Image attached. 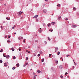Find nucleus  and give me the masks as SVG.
Segmentation results:
<instances>
[{"instance_id":"nucleus-24","label":"nucleus","mask_w":79,"mask_h":79,"mask_svg":"<svg viewBox=\"0 0 79 79\" xmlns=\"http://www.w3.org/2000/svg\"><path fill=\"white\" fill-rule=\"evenodd\" d=\"M3 56H4V57H6V56L5 55V54L3 53Z\"/></svg>"},{"instance_id":"nucleus-45","label":"nucleus","mask_w":79,"mask_h":79,"mask_svg":"<svg viewBox=\"0 0 79 79\" xmlns=\"http://www.w3.org/2000/svg\"><path fill=\"white\" fill-rule=\"evenodd\" d=\"M66 56H67V57H68V56H70L69 55H66Z\"/></svg>"},{"instance_id":"nucleus-56","label":"nucleus","mask_w":79,"mask_h":79,"mask_svg":"<svg viewBox=\"0 0 79 79\" xmlns=\"http://www.w3.org/2000/svg\"><path fill=\"white\" fill-rule=\"evenodd\" d=\"M28 50H26V52H28Z\"/></svg>"},{"instance_id":"nucleus-60","label":"nucleus","mask_w":79,"mask_h":79,"mask_svg":"<svg viewBox=\"0 0 79 79\" xmlns=\"http://www.w3.org/2000/svg\"><path fill=\"white\" fill-rule=\"evenodd\" d=\"M33 74H35V73H33Z\"/></svg>"},{"instance_id":"nucleus-6","label":"nucleus","mask_w":79,"mask_h":79,"mask_svg":"<svg viewBox=\"0 0 79 79\" xmlns=\"http://www.w3.org/2000/svg\"><path fill=\"white\" fill-rule=\"evenodd\" d=\"M6 58H10V55H7L6 56Z\"/></svg>"},{"instance_id":"nucleus-31","label":"nucleus","mask_w":79,"mask_h":79,"mask_svg":"<svg viewBox=\"0 0 79 79\" xmlns=\"http://www.w3.org/2000/svg\"><path fill=\"white\" fill-rule=\"evenodd\" d=\"M49 31H50V32H52L53 31V30H49Z\"/></svg>"},{"instance_id":"nucleus-62","label":"nucleus","mask_w":79,"mask_h":79,"mask_svg":"<svg viewBox=\"0 0 79 79\" xmlns=\"http://www.w3.org/2000/svg\"><path fill=\"white\" fill-rule=\"evenodd\" d=\"M62 61H63V59H62Z\"/></svg>"},{"instance_id":"nucleus-5","label":"nucleus","mask_w":79,"mask_h":79,"mask_svg":"<svg viewBox=\"0 0 79 79\" xmlns=\"http://www.w3.org/2000/svg\"><path fill=\"white\" fill-rule=\"evenodd\" d=\"M43 12L44 13H45L47 12V10L44 9L43 10Z\"/></svg>"},{"instance_id":"nucleus-15","label":"nucleus","mask_w":79,"mask_h":79,"mask_svg":"<svg viewBox=\"0 0 79 79\" xmlns=\"http://www.w3.org/2000/svg\"><path fill=\"white\" fill-rule=\"evenodd\" d=\"M48 40H49V41H50V40H51L50 38V37H48Z\"/></svg>"},{"instance_id":"nucleus-13","label":"nucleus","mask_w":79,"mask_h":79,"mask_svg":"<svg viewBox=\"0 0 79 79\" xmlns=\"http://www.w3.org/2000/svg\"><path fill=\"white\" fill-rule=\"evenodd\" d=\"M15 69H16V67H14L12 68V69H13V70Z\"/></svg>"},{"instance_id":"nucleus-9","label":"nucleus","mask_w":79,"mask_h":79,"mask_svg":"<svg viewBox=\"0 0 79 79\" xmlns=\"http://www.w3.org/2000/svg\"><path fill=\"white\" fill-rule=\"evenodd\" d=\"M37 17H38V15H36L33 17V18H37Z\"/></svg>"},{"instance_id":"nucleus-34","label":"nucleus","mask_w":79,"mask_h":79,"mask_svg":"<svg viewBox=\"0 0 79 79\" xmlns=\"http://www.w3.org/2000/svg\"><path fill=\"white\" fill-rule=\"evenodd\" d=\"M51 55H52V54H49V57H50V56H51Z\"/></svg>"},{"instance_id":"nucleus-8","label":"nucleus","mask_w":79,"mask_h":79,"mask_svg":"<svg viewBox=\"0 0 79 79\" xmlns=\"http://www.w3.org/2000/svg\"><path fill=\"white\" fill-rule=\"evenodd\" d=\"M55 22H52L51 23V24H52V25H54V24H55Z\"/></svg>"},{"instance_id":"nucleus-25","label":"nucleus","mask_w":79,"mask_h":79,"mask_svg":"<svg viewBox=\"0 0 79 79\" xmlns=\"http://www.w3.org/2000/svg\"><path fill=\"white\" fill-rule=\"evenodd\" d=\"M37 72L38 73H40V70H38Z\"/></svg>"},{"instance_id":"nucleus-7","label":"nucleus","mask_w":79,"mask_h":79,"mask_svg":"<svg viewBox=\"0 0 79 79\" xmlns=\"http://www.w3.org/2000/svg\"><path fill=\"white\" fill-rule=\"evenodd\" d=\"M73 28H75V27H77V26L76 25H73Z\"/></svg>"},{"instance_id":"nucleus-38","label":"nucleus","mask_w":79,"mask_h":79,"mask_svg":"<svg viewBox=\"0 0 79 79\" xmlns=\"http://www.w3.org/2000/svg\"><path fill=\"white\" fill-rule=\"evenodd\" d=\"M55 49L56 50V52H57V51H56V47H55Z\"/></svg>"},{"instance_id":"nucleus-4","label":"nucleus","mask_w":79,"mask_h":79,"mask_svg":"<svg viewBox=\"0 0 79 79\" xmlns=\"http://www.w3.org/2000/svg\"><path fill=\"white\" fill-rule=\"evenodd\" d=\"M22 39H23V37H22L21 36H20L18 38L19 40H21Z\"/></svg>"},{"instance_id":"nucleus-16","label":"nucleus","mask_w":79,"mask_h":79,"mask_svg":"<svg viewBox=\"0 0 79 79\" xmlns=\"http://www.w3.org/2000/svg\"><path fill=\"white\" fill-rule=\"evenodd\" d=\"M51 70L52 71H53V68L52 67Z\"/></svg>"},{"instance_id":"nucleus-32","label":"nucleus","mask_w":79,"mask_h":79,"mask_svg":"<svg viewBox=\"0 0 79 79\" xmlns=\"http://www.w3.org/2000/svg\"><path fill=\"white\" fill-rule=\"evenodd\" d=\"M40 56V54H38V56Z\"/></svg>"},{"instance_id":"nucleus-47","label":"nucleus","mask_w":79,"mask_h":79,"mask_svg":"<svg viewBox=\"0 0 79 79\" xmlns=\"http://www.w3.org/2000/svg\"><path fill=\"white\" fill-rule=\"evenodd\" d=\"M75 65L76 66V65H77V64L76 63H75Z\"/></svg>"},{"instance_id":"nucleus-39","label":"nucleus","mask_w":79,"mask_h":79,"mask_svg":"<svg viewBox=\"0 0 79 79\" xmlns=\"http://www.w3.org/2000/svg\"><path fill=\"white\" fill-rule=\"evenodd\" d=\"M66 74H68V73H67V72H66L65 73V75H66Z\"/></svg>"},{"instance_id":"nucleus-20","label":"nucleus","mask_w":79,"mask_h":79,"mask_svg":"<svg viewBox=\"0 0 79 79\" xmlns=\"http://www.w3.org/2000/svg\"><path fill=\"white\" fill-rule=\"evenodd\" d=\"M55 62H56V64H58V60H56Z\"/></svg>"},{"instance_id":"nucleus-22","label":"nucleus","mask_w":79,"mask_h":79,"mask_svg":"<svg viewBox=\"0 0 79 79\" xmlns=\"http://www.w3.org/2000/svg\"><path fill=\"white\" fill-rule=\"evenodd\" d=\"M6 19H7V20H10V18H9L8 17L6 18Z\"/></svg>"},{"instance_id":"nucleus-36","label":"nucleus","mask_w":79,"mask_h":79,"mask_svg":"<svg viewBox=\"0 0 79 79\" xmlns=\"http://www.w3.org/2000/svg\"><path fill=\"white\" fill-rule=\"evenodd\" d=\"M40 54H42L43 52H42V51H40Z\"/></svg>"},{"instance_id":"nucleus-14","label":"nucleus","mask_w":79,"mask_h":79,"mask_svg":"<svg viewBox=\"0 0 79 79\" xmlns=\"http://www.w3.org/2000/svg\"><path fill=\"white\" fill-rule=\"evenodd\" d=\"M60 4H59L58 5H57V6H59V7H60Z\"/></svg>"},{"instance_id":"nucleus-37","label":"nucleus","mask_w":79,"mask_h":79,"mask_svg":"<svg viewBox=\"0 0 79 79\" xmlns=\"http://www.w3.org/2000/svg\"><path fill=\"white\" fill-rule=\"evenodd\" d=\"M29 59H28V57H27L26 58V60H28Z\"/></svg>"},{"instance_id":"nucleus-44","label":"nucleus","mask_w":79,"mask_h":79,"mask_svg":"<svg viewBox=\"0 0 79 79\" xmlns=\"http://www.w3.org/2000/svg\"><path fill=\"white\" fill-rule=\"evenodd\" d=\"M65 19L66 20V21H67L68 20V19L67 18H65Z\"/></svg>"},{"instance_id":"nucleus-1","label":"nucleus","mask_w":79,"mask_h":79,"mask_svg":"<svg viewBox=\"0 0 79 79\" xmlns=\"http://www.w3.org/2000/svg\"><path fill=\"white\" fill-rule=\"evenodd\" d=\"M23 13V12L20 11L18 13V15H19V16H21V14H22Z\"/></svg>"},{"instance_id":"nucleus-42","label":"nucleus","mask_w":79,"mask_h":79,"mask_svg":"<svg viewBox=\"0 0 79 79\" xmlns=\"http://www.w3.org/2000/svg\"><path fill=\"white\" fill-rule=\"evenodd\" d=\"M60 77L61 78H63V76H62V75H61Z\"/></svg>"},{"instance_id":"nucleus-27","label":"nucleus","mask_w":79,"mask_h":79,"mask_svg":"<svg viewBox=\"0 0 79 79\" xmlns=\"http://www.w3.org/2000/svg\"><path fill=\"white\" fill-rule=\"evenodd\" d=\"M3 52V49H1V50H0V52Z\"/></svg>"},{"instance_id":"nucleus-58","label":"nucleus","mask_w":79,"mask_h":79,"mask_svg":"<svg viewBox=\"0 0 79 79\" xmlns=\"http://www.w3.org/2000/svg\"><path fill=\"white\" fill-rule=\"evenodd\" d=\"M73 61L74 63H75V62H74V60H73Z\"/></svg>"},{"instance_id":"nucleus-10","label":"nucleus","mask_w":79,"mask_h":79,"mask_svg":"<svg viewBox=\"0 0 79 79\" xmlns=\"http://www.w3.org/2000/svg\"><path fill=\"white\" fill-rule=\"evenodd\" d=\"M60 68V69H62V68H63V65H61L59 67Z\"/></svg>"},{"instance_id":"nucleus-40","label":"nucleus","mask_w":79,"mask_h":79,"mask_svg":"<svg viewBox=\"0 0 79 79\" xmlns=\"http://www.w3.org/2000/svg\"><path fill=\"white\" fill-rule=\"evenodd\" d=\"M44 43H45V44H47V41H45Z\"/></svg>"},{"instance_id":"nucleus-57","label":"nucleus","mask_w":79,"mask_h":79,"mask_svg":"<svg viewBox=\"0 0 79 79\" xmlns=\"http://www.w3.org/2000/svg\"><path fill=\"white\" fill-rule=\"evenodd\" d=\"M15 28L14 27H12V29H14Z\"/></svg>"},{"instance_id":"nucleus-33","label":"nucleus","mask_w":79,"mask_h":79,"mask_svg":"<svg viewBox=\"0 0 79 79\" xmlns=\"http://www.w3.org/2000/svg\"><path fill=\"white\" fill-rule=\"evenodd\" d=\"M8 38H10L11 37V36L10 35H8Z\"/></svg>"},{"instance_id":"nucleus-11","label":"nucleus","mask_w":79,"mask_h":79,"mask_svg":"<svg viewBox=\"0 0 79 79\" xmlns=\"http://www.w3.org/2000/svg\"><path fill=\"white\" fill-rule=\"evenodd\" d=\"M61 16L60 17H58V20H60V19H61Z\"/></svg>"},{"instance_id":"nucleus-52","label":"nucleus","mask_w":79,"mask_h":79,"mask_svg":"<svg viewBox=\"0 0 79 79\" xmlns=\"http://www.w3.org/2000/svg\"><path fill=\"white\" fill-rule=\"evenodd\" d=\"M28 53H30V51H28Z\"/></svg>"},{"instance_id":"nucleus-51","label":"nucleus","mask_w":79,"mask_h":79,"mask_svg":"<svg viewBox=\"0 0 79 79\" xmlns=\"http://www.w3.org/2000/svg\"><path fill=\"white\" fill-rule=\"evenodd\" d=\"M23 67H25V64L23 65Z\"/></svg>"},{"instance_id":"nucleus-28","label":"nucleus","mask_w":79,"mask_h":79,"mask_svg":"<svg viewBox=\"0 0 79 79\" xmlns=\"http://www.w3.org/2000/svg\"><path fill=\"white\" fill-rule=\"evenodd\" d=\"M34 79H36V77H35V76H34Z\"/></svg>"},{"instance_id":"nucleus-50","label":"nucleus","mask_w":79,"mask_h":79,"mask_svg":"<svg viewBox=\"0 0 79 79\" xmlns=\"http://www.w3.org/2000/svg\"><path fill=\"white\" fill-rule=\"evenodd\" d=\"M5 23V21H4L2 23Z\"/></svg>"},{"instance_id":"nucleus-48","label":"nucleus","mask_w":79,"mask_h":79,"mask_svg":"<svg viewBox=\"0 0 79 79\" xmlns=\"http://www.w3.org/2000/svg\"><path fill=\"white\" fill-rule=\"evenodd\" d=\"M28 48H31V47H30V46H28Z\"/></svg>"},{"instance_id":"nucleus-19","label":"nucleus","mask_w":79,"mask_h":79,"mask_svg":"<svg viewBox=\"0 0 79 79\" xmlns=\"http://www.w3.org/2000/svg\"><path fill=\"white\" fill-rule=\"evenodd\" d=\"M26 39H24L23 40V43H25V42H26Z\"/></svg>"},{"instance_id":"nucleus-21","label":"nucleus","mask_w":79,"mask_h":79,"mask_svg":"<svg viewBox=\"0 0 79 79\" xmlns=\"http://www.w3.org/2000/svg\"><path fill=\"white\" fill-rule=\"evenodd\" d=\"M27 64H28V63L27 62L26 63V64H25V66H27Z\"/></svg>"},{"instance_id":"nucleus-54","label":"nucleus","mask_w":79,"mask_h":79,"mask_svg":"<svg viewBox=\"0 0 79 79\" xmlns=\"http://www.w3.org/2000/svg\"><path fill=\"white\" fill-rule=\"evenodd\" d=\"M45 2H48V0H45Z\"/></svg>"},{"instance_id":"nucleus-35","label":"nucleus","mask_w":79,"mask_h":79,"mask_svg":"<svg viewBox=\"0 0 79 79\" xmlns=\"http://www.w3.org/2000/svg\"><path fill=\"white\" fill-rule=\"evenodd\" d=\"M60 52H59L57 53V54H58V55H60Z\"/></svg>"},{"instance_id":"nucleus-18","label":"nucleus","mask_w":79,"mask_h":79,"mask_svg":"<svg viewBox=\"0 0 79 79\" xmlns=\"http://www.w3.org/2000/svg\"><path fill=\"white\" fill-rule=\"evenodd\" d=\"M11 50L12 51H15V49H14V48H12Z\"/></svg>"},{"instance_id":"nucleus-12","label":"nucleus","mask_w":79,"mask_h":79,"mask_svg":"<svg viewBox=\"0 0 79 79\" xmlns=\"http://www.w3.org/2000/svg\"><path fill=\"white\" fill-rule=\"evenodd\" d=\"M16 66L17 67H19V63H18L16 64Z\"/></svg>"},{"instance_id":"nucleus-55","label":"nucleus","mask_w":79,"mask_h":79,"mask_svg":"<svg viewBox=\"0 0 79 79\" xmlns=\"http://www.w3.org/2000/svg\"><path fill=\"white\" fill-rule=\"evenodd\" d=\"M77 14H78V15H79V12H77Z\"/></svg>"},{"instance_id":"nucleus-17","label":"nucleus","mask_w":79,"mask_h":79,"mask_svg":"<svg viewBox=\"0 0 79 79\" xmlns=\"http://www.w3.org/2000/svg\"><path fill=\"white\" fill-rule=\"evenodd\" d=\"M48 27H50V23H48Z\"/></svg>"},{"instance_id":"nucleus-59","label":"nucleus","mask_w":79,"mask_h":79,"mask_svg":"<svg viewBox=\"0 0 79 79\" xmlns=\"http://www.w3.org/2000/svg\"><path fill=\"white\" fill-rule=\"evenodd\" d=\"M1 28H2V26H1Z\"/></svg>"},{"instance_id":"nucleus-29","label":"nucleus","mask_w":79,"mask_h":79,"mask_svg":"<svg viewBox=\"0 0 79 79\" xmlns=\"http://www.w3.org/2000/svg\"><path fill=\"white\" fill-rule=\"evenodd\" d=\"M3 62V61H2V60H0V63H2Z\"/></svg>"},{"instance_id":"nucleus-53","label":"nucleus","mask_w":79,"mask_h":79,"mask_svg":"<svg viewBox=\"0 0 79 79\" xmlns=\"http://www.w3.org/2000/svg\"><path fill=\"white\" fill-rule=\"evenodd\" d=\"M4 5H5V6H6V4L5 3V4H4Z\"/></svg>"},{"instance_id":"nucleus-64","label":"nucleus","mask_w":79,"mask_h":79,"mask_svg":"<svg viewBox=\"0 0 79 79\" xmlns=\"http://www.w3.org/2000/svg\"><path fill=\"white\" fill-rule=\"evenodd\" d=\"M14 34H16V32L14 33Z\"/></svg>"},{"instance_id":"nucleus-63","label":"nucleus","mask_w":79,"mask_h":79,"mask_svg":"<svg viewBox=\"0 0 79 79\" xmlns=\"http://www.w3.org/2000/svg\"><path fill=\"white\" fill-rule=\"evenodd\" d=\"M35 35H36V36H37V34H36Z\"/></svg>"},{"instance_id":"nucleus-26","label":"nucleus","mask_w":79,"mask_h":79,"mask_svg":"<svg viewBox=\"0 0 79 79\" xmlns=\"http://www.w3.org/2000/svg\"><path fill=\"white\" fill-rule=\"evenodd\" d=\"M13 59H14V60H15V59H16V57H15V56H13Z\"/></svg>"},{"instance_id":"nucleus-23","label":"nucleus","mask_w":79,"mask_h":79,"mask_svg":"<svg viewBox=\"0 0 79 79\" xmlns=\"http://www.w3.org/2000/svg\"><path fill=\"white\" fill-rule=\"evenodd\" d=\"M73 10H76V7H74L73 8Z\"/></svg>"},{"instance_id":"nucleus-49","label":"nucleus","mask_w":79,"mask_h":79,"mask_svg":"<svg viewBox=\"0 0 79 79\" xmlns=\"http://www.w3.org/2000/svg\"><path fill=\"white\" fill-rule=\"evenodd\" d=\"M19 51H21V49L19 48Z\"/></svg>"},{"instance_id":"nucleus-30","label":"nucleus","mask_w":79,"mask_h":79,"mask_svg":"<svg viewBox=\"0 0 79 79\" xmlns=\"http://www.w3.org/2000/svg\"><path fill=\"white\" fill-rule=\"evenodd\" d=\"M7 42H8V43H9V42L10 43V42H11V41H10V40H7Z\"/></svg>"},{"instance_id":"nucleus-43","label":"nucleus","mask_w":79,"mask_h":79,"mask_svg":"<svg viewBox=\"0 0 79 79\" xmlns=\"http://www.w3.org/2000/svg\"><path fill=\"white\" fill-rule=\"evenodd\" d=\"M44 59H42V62H44Z\"/></svg>"},{"instance_id":"nucleus-2","label":"nucleus","mask_w":79,"mask_h":79,"mask_svg":"<svg viewBox=\"0 0 79 79\" xmlns=\"http://www.w3.org/2000/svg\"><path fill=\"white\" fill-rule=\"evenodd\" d=\"M39 32H40V33H41V32H42V30L40 28L39 30Z\"/></svg>"},{"instance_id":"nucleus-46","label":"nucleus","mask_w":79,"mask_h":79,"mask_svg":"<svg viewBox=\"0 0 79 79\" xmlns=\"http://www.w3.org/2000/svg\"><path fill=\"white\" fill-rule=\"evenodd\" d=\"M74 66H73V69H74Z\"/></svg>"},{"instance_id":"nucleus-61","label":"nucleus","mask_w":79,"mask_h":79,"mask_svg":"<svg viewBox=\"0 0 79 79\" xmlns=\"http://www.w3.org/2000/svg\"><path fill=\"white\" fill-rule=\"evenodd\" d=\"M67 77H68V78L69 77V76H67Z\"/></svg>"},{"instance_id":"nucleus-3","label":"nucleus","mask_w":79,"mask_h":79,"mask_svg":"<svg viewBox=\"0 0 79 79\" xmlns=\"http://www.w3.org/2000/svg\"><path fill=\"white\" fill-rule=\"evenodd\" d=\"M7 63H8V62L4 63V65L5 66H6V67L8 66L7 64Z\"/></svg>"},{"instance_id":"nucleus-41","label":"nucleus","mask_w":79,"mask_h":79,"mask_svg":"<svg viewBox=\"0 0 79 79\" xmlns=\"http://www.w3.org/2000/svg\"><path fill=\"white\" fill-rule=\"evenodd\" d=\"M56 50H58V47H56Z\"/></svg>"}]
</instances>
